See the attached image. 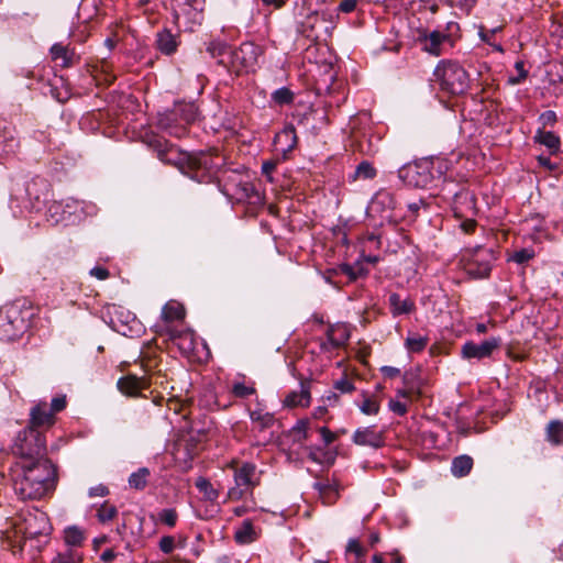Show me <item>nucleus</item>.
<instances>
[{
  "label": "nucleus",
  "instance_id": "obj_38",
  "mask_svg": "<svg viewBox=\"0 0 563 563\" xmlns=\"http://www.w3.org/2000/svg\"><path fill=\"white\" fill-rule=\"evenodd\" d=\"M51 55L54 60H60L63 67H68L71 64L73 53L62 43H55L51 47Z\"/></svg>",
  "mask_w": 563,
  "mask_h": 563
},
{
  "label": "nucleus",
  "instance_id": "obj_55",
  "mask_svg": "<svg viewBox=\"0 0 563 563\" xmlns=\"http://www.w3.org/2000/svg\"><path fill=\"white\" fill-rule=\"evenodd\" d=\"M515 68L518 73V76L517 77H510L508 79L509 84L511 85H518L520 84L521 81H523L527 76H528V71L525 69V64L522 60H518L516 62L515 64Z\"/></svg>",
  "mask_w": 563,
  "mask_h": 563
},
{
  "label": "nucleus",
  "instance_id": "obj_27",
  "mask_svg": "<svg viewBox=\"0 0 563 563\" xmlns=\"http://www.w3.org/2000/svg\"><path fill=\"white\" fill-rule=\"evenodd\" d=\"M450 41V36L439 31L431 32L424 40L423 49L434 56L442 54V45Z\"/></svg>",
  "mask_w": 563,
  "mask_h": 563
},
{
  "label": "nucleus",
  "instance_id": "obj_25",
  "mask_svg": "<svg viewBox=\"0 0 563 563\" xmlns=\"http://www.w3.org/2000/svg\"><path fill=\"white\" fill-rule=\"evenodd\" d=\"M396 208V199L394 195L388 190H379L373 197L369 205L371 211L384 212Z\"/></svg>",
  "mask_w": 563,
  "mask_h": 563
},
{
  "label": "nucleus",
  "instance_id": "obj_31",
  "mask_svg": "<svg viewBox=\"0 0 563 563\" xmlns=\"http://www.w3.org/2000/svg\"><path fill=\"white\" fill-rule=\"evenodd\" d=\"M169 111L175 113L186 125L192 123L198 115V109L194 103H178Z\"/></svg>",
  "mask_w": 563,
  "mask_h": 563
},
{
  "label": "nucleus",
  "instance_id": "obj_43",
  "mask_svg": "<svg viewBox=\"0 0 563 563\" xmlns=\"http://www.w3.org/2000/svg\"><path fill=\"white\" fill-rule=\"evenodd\" d=\"M150 476V470L147 467H141L136 472L132 473L129 477V485L135 489H144L147 484Z\"/></svg>",
  "mask_w": 563,
  "mask_h": 563
},
{
  "label": "nucleus",
  "instance_id": "obj_58",
  "mask_svg": "<svg viewBox=\"0 0 563 563\" xmlns=\"http://www.w3.org/2000/svg\"><path fill=\"white\" fill-rule=\"evenodd\" d=\"M539 121L543 128L553 126L556 122V113L552 110H547L540 114Z\"/></svg>",
  "mask_w": 563,
  "mask_h": 563
},
{
  "label": "nucleus",
  "instance_id": "obj_49",
  "mask_svg": "<svg viewBox=\"0 0 563 563\" xmlns=\"http://www.w3.org/2000/svg\"><path fill=\"white\" fill-rule=\"evenodd\" d=\"M118 514V510L115 506L109 505L108 503H103L100 508L98 509L97 517L99 521L107 522L112 520L115 515Z\"/></svg>",
  "mask_w": 563,
  "mask_h": 563
},
{
  "label": "nucleus",
  "instance_id": "obj_50",
  "mask_svg": "<svg viewBox=\"0 0 563 563\" xmlns=\"http://www.w3.org/2000/svg\"><path fill=\"white\" fill-rule=\"evenodd\" d=\"M177 519H178L177 511L173 508H165L158 512V520L169 528H172L176 525Z\"/></svg>",
  "mask_w": 563,
  "mask_h": 563
},
{
  "label": "nucleus",
  "instance_id": "obj_1",
  "mask_svg": "<svg viewBox=\"0 0 563 563\" xmlns=\"http://www.w3.org/2000/svg\"><path fill=\"white\" fill-rule=\"evenodd\" d=\"M12 486L21 500H36L53 492L56 468L48 459L24 460L11 468Z\"/></svg>",
  "mask_w": 563,
  "mask_h": 563
},
{
  "label": "nucleus",
  "instance_id": "obj_7",
  "mask_svg": "<svg viewBox=\"0 0 563 563\" xmlns=\"http://www.w3.org/2000/svg\"><path fill=\"white\" fill-rule=\"evenodd\" d=\"M13 450L21 456V461L45 459L43 456L46 451L45 437L36 429L25 428L19 432Z\"/></svg>",
  "mask_w": 563,
  "mask_h": 563
},
{
  "label": "nucleus",
  "instance_id": "obj_45",
  "mask_svg": "<svg viewBox=\"0 0 563 563\" xmlns=\"http://www.w3.org/2000/svg\"><path fill=\"white\" fill-rule=\"evenodd\" d=\"M294 98V92L287 87H280L272 93V100L278 106L290 104Z\"/></svg>",
  "mask_w": 563,
  "mask_h": 563
},
{
  "label": "nucleus",
  "instance_id": "obj_40",
  "mask_svg": "<svg viewBox=\"0 0 563 563\" xmlns=\"http://www.w3.org/2000/svg\"><path fill=\"white\" fill-rule=\"evenodd\" d=\"M197 489L203 495V499L208 501H216L219 497V490L216 489L209 479L206 477H198L196 481Z\"/></svg>",
  "mask_w": 563,
  "mask_h": 563
},
{
  "label": "nucleus",
  "instance_id": "obj_26",
  "mask_svg": "<svg viewBox=\"0 0 563 563\" xmlns=\"http://www.w3.org/2000/svg\"><path fill=\"white\" fill-rule=\"evenodd\" d=\"M19 147V140L11 129L4 128L0 131V158L13 155Z\"/></svg>",
  "mask_w": 563,
  "mask_h": 563
},
{
  "label": "nucleus",
  "instance_id": "obj_47",
  "mask_svg": "<svg viewBox=\"0 0 563 563\" xmlns=\"http://www.w3.org/2000/svg\"><path fill=\"white\" fill-rule=\"evenodd\" d=\"M459 203H465L467 205L468 208H473L474 199L470 191L461 189L460 191L454 194L453 205L455 212L461 211V209L459 208Z\"/></svg>",
  "mask_w": 563,
  "mask_h": 563
},
{
  "label": "nucleus",
  "instance_id": "obj_29",
  "mask_svg": "<svg viewBox=\"0 0 563 563\" xmlns=\"http://www.w3.org/2000/svg\"><path fill=\"white\" fill-rule=\"evenodd\" d=\"M328 344L333 347H340L350 339V333L344 325H332L327 331Z\"/></svg>",
  "mask_w": 563,
  "mask_h": 563
},
{
  "label": "nucleus",
  "instance_id": "obj_16",
  "mask_svg": "<svg viewBox=\"0 0 563 563\" xmlns=\"http://www.w3.org/2000/svg\"><path fill=\"white\" fill-rule=\"evenodd\" d=\"M353 443L361 446L382 448L385 443L384 433L374 426L357 428L352 437Z\"/></svg>",
  "mask_w": 563,
  "mask_h": 563
},
{
  "label": "nucleus",
  "instance_id": "obj_21",
  "mask_svg": "<svg viewBox=\"0 0 563 563\" xmlns=\"http://www.w3.org/2000/svg\"><path fill=\"white\" fill-rule=\"evenodd\" d=\"M119 390L126 396H137L142 389L148 387V380L145 377L128 375L118 380Z\"/></svg>",
  "mask_w": 563,
  "mask_h": 563
},
{
  "label": "nucleus",
  "instance_id": "obj_42",
  "mask_svg": "<svg viewBox=\"0 0 563 563\" xmlns=\"http://www.w3.org/2000/svg\"><path fill=\"white\" fill-rule=\"evenodd\" d=\"M325 21L327 20L323 14L320 15L319 13L314 12L307 18L306 22L302 23V32L306 33L308 37H318L319 34L316 32V29L319 24H324Z\"/></svg>",
  "mask_w": 563,
  "mask_h": 563
},
{
  "label": "nucleus",
  "instance_id": "obj_12",
  "mask_svg": "<svg viewBox=\"0 0 563 563\" xmlns=\"http://www.w3.org/2000/svg\"><path fill=\"white\" fill-rule=\"evenodd\" d=\"M223 192L227 196H232L239 202H246L253 206H262L264 203V196L256 185L249 180L240 179L232 184H227Z\"/></svg>",
  "mask_w": 563,
  "mask_h": 563
},
{
  "label": "nucleus",
  "instance_id": "obj_19",
  "mask_svg": "<svg viewBox=\"0 0 563 563\" xmlns=\"http://www.w3.org/2000/svg\"><path fill=\"white\" fill-rule=\"evenodd\" d=\"M311 402L310 383L306 380L300 382V390H292L288 393L283 401L285 407H309Z\"/></svg>",
  "mask_w": 563,
  "mask_h": 563
},
{
  "label": "nucleus",
  "instance_id": "obj_44",
  "mask_svg": "<svg viewBox=\"0 0 563 563\" xmlns=\"http://www.w3.org/2000/svg\"><path fill=\"white\" fill-rule=\"evenodd\" d=\"M82 561V554L76 549L69 548L64 552H59L53 560L52 563H80Z\"/></svg>",
  "mask_w": 563,
  "mask_h": 563
},
{
  "label": "nucleus",
  "instance_id": "obj_6",
  "mask_svg": "<svg viewBox=\"0 0 563 563\" xmlns=\"http://www.w3.org/2000/svg\"><path fill=\"white\" fill-rule=\"evenodd\" d=\"M235 485L228 490L231 500H240L245 493L252 492L260 485L261 474L255 464L245 462L241 465H231Z\"/></svg>",
  "mask_w": 563,
  "mask_h": 563
},
{
  "label": "nucleus",
  "instance_id": "obj_37",
  "mask_svg": "<svg viewBox=\"0 0 563 563\" xmlns=\"http://www.w3.org/2000/svg\"><path fill=\"white\" fill-rule=\"evenodd\" d=\"M377 175L376 168L368 161H362L355 168L354 173L350 176L351 180L356 179H373Z\"/></svg>",
  "mask_w": 563,
  "mask_h": 563
},
{
  "label": "nucleus",
  "instance_id": "obj_63",
  "mask_svg": "<svg viewBox=\"0 0 563 563\" xmlns=\"http://www.w3.org/2000/svg\"><path fill=\"white\" fill-rule=\"evenodd\" d=\"M319 433L325 445L331 444L335 440V434L327 427L319 428Z\"/></svg>",
  "mask_w": 563,
  "mask_h": 563
},
{
  "label": "nucleus",
  "instance_id": "obj_15",
  "mask_svg": "<svg viewBox=\"0 0 563 563\" xmlns=\"http://www.w3.org/2000/svg\"><path fill=\"white\" fill-rule=\"evenodd\" d=\"M500 345V339L490 338L488 340L483 341L477 344L472 341H468L462 345L461 353L463 358L471 360H482L485 357H489L494 350H496Z\"/></svg>",
  "mask_w": 563,
  "mask_h": 563
},
{
  "label": "nucleus",
  "instance_id": "obj_64",
  "mask_svg": "<svg viewBox=\"0 0 563 563\" xmlns=\"http://www.w3.org/2000/svg\"><path fill=\"white\" fill-rule=\"evenodd\" d=\"M356 4H357V0H343L339 4L338 9H339L340 12L351 13V12H353L355 10Z\"/></svg>",
  "mask_w": 563,
  "mask_h": 563
},
{
  "label": "nucleus",
  "instance_id": "obj_52",
  "mask_svg": "<svg viewBox=\"0 0 563 563\" xmlns=\"http://www.w3.org/2000/svg\"><path fill=\"white\" fill-rule=\"evenodd\" d=\"M230 45L220 41H212L209 43L207 51L217 62L221 57V55L227 51Z\"/></svg>",
  "mask_w": 563,
  "mask_h": 563
},
{
  "label": "nucleus",
  "instance_id": "obj_30",
  "mask_svg": "<svg viewBox=\"0 0 563 563\" xmlns=\"http://www.w3.org/2000/svg\"><path fill=\"white\" fill-rule=\"evenodd\" d=\"M257 539V533L250 520H244L234 532V540L239 544H250Z\"/></svg>",
  "mask_w": 563,
  "mask_h": 563
},
{
  "label": "nucleus",
  "instance_id": "obj_36",
  "mask_svg": "<svg viewBox=\"0 0 563 563\" xmlns=\"http://www.w3.org/2000/svg\"><path fill=\"white\" fill-rule=\"evenodd\" d=\"M251 421L262 431L268 429L274 424V416L263 409L250 411Z\"/></svg>",
  "mask_w": 563,
  "mask_h": 563
},
{
  "label": "nucleus",
  "instance_id": "obj_48",
  "mask_svg": "<svg viewBox=\"0 0 563 563\" xmlns=\"http://www.w3.org/2000/svg\"><path fill=\"white\" fill-rule=\"evenodd\" d=\"M256 393L253 385H246L243 382H235L232 385V394L238 398H246Z\"/></svg>",
  "mask_w": 563,
  "mask_h": 563
},
{
  "label": "nucleus",
  "instance_id": "obj_35",
  "mask_svg": "<svg viewBox=\"0 0 563 563\" xmlns=\"http://www.w3.org/2000/svg\"><path fill=\"white\" fill-rule=\"evenodd\" d=\"M534 141L548 147L551 154H555L560 150V137L550 131L539 130L534 135Z\"/></svg>",
  "mask_w": 563,
  "mask_h": 563
},
{
  "label": "nucleus",
  "instance_id": "obj_4",
  "mask_svg": "<svg viewBox=\"0 0 563 563\" xmlns=\"http://www.w3.org/2000/svg\"><path fill=\"white\" fill-rule=\"evenodd\" d=\"M433 75L442 91L459 96L470 88V75L465 68L455 60L442 59L434 68Z\"/></svg>",
  "mask_w": 563,
  "mask_h": 563
},
{
  "label": "nucleus",
  "instance_id": "obj_57",
  "mask_svg": "<svg viewBox=\"0 0 563 563\" xmlns=\"http://www.w3.org/2000/svg\"><path fill=\"white\" fill-rule=\"evenodd\" d=\"M333 387L335 390H338L342 394H350L355 389L353 383L350 379H347L346 377H342V378L338 379L334 383Z\"/></svg>",
  "mask_w": 563,
  "mask_h": 563
},
{
  "label": "nucleus",
  "instance_id": "obj_14",
  "mask_svg": "<svg viewBox=\"0 0 563 563\" xmlns=\"http://www.w3.org/2000/svg\"><path fill=\"white\" fill-rule=\"evenodd\" d=\"M40 18V2L37 0H21L8 14V19L25 25H32Z\"/></svg>",
  "mask_w": 563,
  "mask_h": 563
},
{
  "label": "nucleus",
  "instance_id": "obj_24",
  "mask_svg": "<svg viewBox=\"0 0 563 563\" xmlns=\"http://www.w3.org/2000/svg\"><path fill=\"white\" fill-rule=\"evenodd\" d=\"M314 488L319 492L323 503L331 505L339 498L341 485L336 479H327L316 483Z\"/></svg>",
  "mask_w": 563,
  "mask_h": 563
},
{
  "label": "nucleus",
  "instance_id": "obj_54",
  "mask_svg": "<svg viewBox=\"0 0 563 563\" xmlns=\"http://www.w3.org/2000/svg\"><path fill=\"white\" fill-rule=\"evenodd\" d=\"M346 552L354 553L357 561L365 556V549L360 544L357 539H350L346 545Z\"/></svg>",
  "mask_w": 563,
  "mask_h": 563
},
{
  "label": "nucleus",
  "instance_id": "obj_60",
  "mask_svg": "<svg viewBox=\"0 0 563 563\" xmlns=\"http://www.w3.org/2000/svg\"><path fill=\"white\" fill-rule=\"evenodd\" d=\"M388 407L394 413H396L398 416H405L407 413L406 404H404L399 400L390 399Z\"/></svg>",
  "mask_w": 563,
  "mask_h": 563
},
{
  "label": "nucleus",
  "instance_id": "obj_2",
  "mask_svg": "<svg viewBox=\"0 0 563 563\" xmlns=\"http://www.w3.org/2000/svg\"><path fill=\"white\" fill-rule=\"evenodd\" d=\"M446 169L448 165L441 158H423L401 167L399 177L408 186L428 188L435 179H440Z\"/></svg>",
  "mask_w": 563,
  "mask_h": 563
},
{
  "label": "nucleus",
  "instance_id": "obj_10",
  "mask_svg": "<svg viewBox=\"0 0 563 563\" xmlns=\"http://www.w3.org/2000/svg\"><path fill=\"white\" fill-rule=\"evenodd\" d=\"M493 260L492 250L478 246L465 256L464 269L471 277L485 278L492 271Z\"/></svg>",
  "mask_w": 563,
  "mask_h": 563
},
{
  "label": "nucleus",
  "instance_id": "obj_17",
  "mask_svg": "<svg viewBox=\"0 0 563 563\" xmlns=\"http://www.w3.org/2000/svg\"><path fill=\"white\" fill-rule=\"evenodd\" d=\"M158 128L170 136L181 139L187 134V126L175 113L166 111L158 117Z\"/></svg>",
  "mask_w": 563,
  "mask_h": 563
},
{
  "label": "nucleus",
  "instance_id": "obj_3",
  "mask_svg": "<svg viewBox=\"0 0 563 563\" xmlns=\"http://www.w3.org/2000/svg\"><path fill=\"white\" fill-rule=\"evenodd\" d=\"M33 311L24 303L12 302L0 310V338L4 341L19 339L29 328Z\"/></svg>",
  "mask_w": 563,
  "mask_h": 563
},
{
  "label": "nucleus",
  "instance_id": "obj_46",
  "mask_svg": "<svg viewBox=\"0 0 563 563\" xmlns=\"http://www.w3.org/2000/svg\"><path fill=\"white\" fill-rule=\"evenodd\" d=\"M98 11V0H82L78 8L79 16L90 20Z\"/></svg>",
  "mask_w": 563,
  "mask_h": 563
},
{
  "label": "nucleus",
  "instance_id": "obj_32",
  "mask_svg": "<svg viewBox=\"0 0 563 563\" xmlns=\"http://www.w3.org/2000/svg\"><path fill=\"white\" fill-rule=\"evenodd\" d=\"M185 318V308L177 301H168L162 308V319L169 323L183 320Z\"/></svg>",
  "mask_w": 563,
  "mask_h": 563
},
{
  "label": "nucleus",
  "instance_id": "obj_62",
  "mask_svg": "<svg viewBox=\"0 0 563 563\" xmlns=\"http://www.w3.org/2000/svg\"><path fill=\"white\" fill-rule=\"evenodd\" d=\"M309 450V453H308V457L316 462V463H323V456L325 455V453L322 451V449L320 448H316V446H311L308 449Z\"/></svg>",
  "mask_w": 563,
  "mask_h": 563
},
{
  "label": "nucleus",
  "instance_id": "obj_8",
  "mask_svg": "<svg viewBox=\"0 0 563 563\" xmlns=\"http://www.w3.org/2000/svg\"><path fill=\"white\" fill-rule=\"evenodd\" d=\"M48 211L56 223H75L81 219L82 214H92L95 207L87 205L85 201L67 198L62 201H54Z\"/></svg>",
  "mask_w": 563,
  "mask_h": 563
},
{
  "label": "nucleus",
  "instance_id": "obj_61",
  "mask_svg": "<svg viewBox=\"0 0 563 563\" xmlns=\"http://www.w3.org/2000/svg\"><path fill=\"white\" fill-rule=\"evenodd\" d=\"M407 207H408V211L410 212V216H409L410 218H416L419 214V211L421 209H423V210L427 209V205L421 199L408 203Z\"/></svg>",
  "mask_w": 563,
  "mask_h": 563
},
{
  "label": "nucleus",
  "instance_id": "obj_33",
  "mask_svg": "<svg viewBox=\"0 0 563 563\" xmlns=\"http://www.w3.org/2000/svg\"><path fill=\"white\" fill-rule=\"evenodd\" d=\"M545 439L552 445L563 444V421L551 420L545 428Z\"/></svg>",
  "mask_w": 563,
  "mask_h": 563
},
{
  "label": "nucleus",
  "instance_id": "obj_59",
  "mask_svg": "<svg viewBox=\"0 0 563 563\" xmlns=\"http://www.w3.org/2000/svg\"><path fill=\"white\" fill-rule=\"evenodd\" d=\"M175 549V539L172 536H165L159 540V550L165 553L169 554Z\"/></svg>",
  "mask_w": 563,
  "mask_h": 563
},
{
  "label": "nucleus",
  "instance_id": "obj_9",
  "mask_svg": "<svg viewBox=\"0 0 563 563\" xmlns=\"http://www.w3.org/2000/svg\"><path fill=\"white\" fill-rule=\"evenodd\" d=\"M66 408V397H54L51 404L38 401L30 411V427L33 429L49 428L55 423V415Z\"/></svg>",
  "mask_w": 563,
  "mask_h": 563
},
{
  "label": "nucleus",
  "instance_id": "obj_23",
  "mask_svg": "<svg viewBox=\"0 0 563 563\" xmlns=\"http://www.w3.org/2000/svg\"><path fill=\"white\" fill-rule=\"evenodd\" d=\"M177 34H173L169 30L164 29L156 34V48L164 55L170 56L176 53L179 46Z\"/></svg>",
  "mask_w": 563,
  "mask_h": 563
},
{
  "label": "nucleus",
  "instance_id": "obj_56",
  "mask_svg": "<svg viewBox=\"0 0 563 563\" xmlns=\"http://www.w3.org/2000/svg\"><path fill=\"white\" fill-rule=\"evenodd\" d=\"M533 255H534L533 251L528 250V249H522V250L516 251L512 254L511 260L517 264H525L528 261H530L533 257Z\"/></svg>",
  "mask_w": 563,
  "mask_h": 563
},
{
  "label": "nucleus",
  "instance_id": "obj_53",
  "mask_svg": "<svg viewBox=\"0 0 563 563\" xmlns=\"http://www.w3.org/2000/svg\"><path fill=\"white\" fill-rule=\"evenodd\" d=\"M360 410L367 416L377 415L379 411V402L374 398H364L360 406Z\"/></svg>",
  "mask_w": 563,
  "mask_h": 563
},
{
  "label": "nucleus",
  "instance_id": "obj_11",
  "mask_svg": "<svg viewBox=\"0 0 563 563\" xmlns=\"http://www.w3.org/2000/svg\"><path fill=\"white\" fill-rule=\"evenodd\" d=\"M19 530L25 538L34 539L40 536L49 534L52 527L49 519L44 511H41L37 508H32V510H29L23 515V522L19 527Z\"/></svg>",
  "mask_w": 563,
  "mask_h": 563
},
{
  "label": "nucleus",
  "instance_id": "obj_20",
  "mask_svg": "<svg viewBox=\"0 0 563 563\" xmlns=\"http://www.w3.org/2000/svg\"><path fill=\"white\" fill-rule=\"evenodd\" d=\"M165 332L168 339L175 342L183 352L190 353L195 350V335L191 331L177 330L170 325H166Z\"/></svg>",
  "mask_w": 563,
  "mask_h": 563
},
{
  "label": "nucleus",
  "instance_id": "obj_39",
  "mask_svg": "<svg viewBox=\"0 0 563 563\" xmlns=\"http://www.w3.org/2000/svg\"><path fill=\"white\" fill-rule=\"evenodd\" d=\"M428 342V336L410 333L405 340V346L410 353H420L427 347Z\"/></svg>",
  "mask_w": 563,
  "mask_h": 563
},
{
  "label": "nucleus",
  "instance_id": "obj_51",
  "mask_svg": "<svg viewBox=\"0 0 563 563\" xmlns=\"http://www.w3.org/2000/svg\"><path fill=\"white\" fill-rule=\"evenodd\" d=\"M217 63L227 68L229 73L234 74V48L229 46Z\"/></svg>",
  "mask_w": 563,
  "mask_h": 563
},
{
  "label": "nucleus",
  "instance_id": "obj_22",
  "mask_svg": "<svg viewBox=\"0 0 563 563\" xmlns=\"http://www.w3.org/2000/svg\"><path fill=\"white\" fill-rule=\"evenodd\" d=\"M274 143L276 150L284 155L292 151L297 144L296 129L292 124L286 125L275 135Z\"/></svg>",
  "mask_w": 563,
  "mask_h": 563
},
{
  "label": "nucleus",
  "instance_id": "obj_34",
  "mask_svg": "<svg viewBox=\"0 0 563 563\" xmlns=\"http://www.w3.org/2000/svg\"><path fill=\"white\" fill-rule=\"evenodd\" d=\"M473 467V459L470 455H460L453 459L451 472L455 477L466 476Z\"/></svg>",
  "mask_w": 563,
  "mask_h": 563
},
{
  "label": "nucleus",
  "instance_id": "obj_41",
  "mask_svg": "<svg viewBox=\"0 0 563 563\" xmlns=\"http://www.w3.org/2000/svg\"><path fill=\"white\" fill-rule=\"evenodd\" d=\"M64 539L67 545L79 547L85 540V532L77 526H70L65 529Z\"/></svg>",
  "mask_w": 563,
  "mask_h": 563
},
{
  "label": "nucleus",
  "instance_id": "obj_18",
  "mask_svg": "<svg viewBox=\"0 0 563 563\" xmlns=\"http://www.w3.org/2000/svg\"><path fill=\"white\" fill-rule=\"evenodd\" d=\"M147 145L157 154V157L165 163L177 164L178 153L175 147L169 144L165 139L152 135L147 137Z\"/></svg>",
  "mask_w": 563,
  "mask_h": 563
},
{
  "label": "nucleus",
  "instance_id": "obj_28",
  "mask_svg": "<svg viewBox=\"0 0 563 563\" xmlns=\"http://www.w3.org/2000/svg\"><path fill=\"white\" fill-rule=\"evenodd\" d=\"M390 310L394 317L407 314L415 310V303L411 299H401L400 295L393 292L388 298Z\"/></svg>",
  "mask_w": 563,
  "mask_h": 563
},
{
  "label": "nucleus",
  "instance_id": "obj_5",
  "mask_svg": "<svg viewBox=\"0 0 563 563\" xmlns=\"http://www.w3.org/2000/svg\"><path fill=\"white\" fill-rule=\"evenodd\" d=\"M219 158L205 152L186 154L181 158L185 163L181 170L198 183H212L220 167V163L216 162Z\"/></svg>",
  "mask_w": 563,
  "mask_h": 563
},
{
  "label": "nucleus",
  "instance_id": "obj_13",
  "mask_svg": "<svg viewBox=\"0 0 563 563\" xmlns=\"http://www.w3.org/2000/svg\"><path fill=\"white\" fill-rule=\"evenodd\" d=\"M261 53V47L253 43H243L239 48H234V74L253 70Z\"/></svg>",
  "mask_w": 563,
  "mask_h": 563
}]
</instances>
